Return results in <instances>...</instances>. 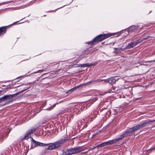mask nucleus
I'll return each mask as SVG.
<instances>
[{"mask_svg":"<svg viewBox=\"0 0 155 155\" xmlns=\"http://www.w3.org/2000/svg\"><path fill=\"white\" fill-rule=\"evenodd\" d=\"M155 121V120H150L149 122H154Z\"/></svg>","mask_w":155,"mask_h":155,"instance_id":"nucleus-31","label":"nucleus"},{"mask_svg":"<svg viewBox=\"0 0 155 155\" xmlns=\"http://www.w3.org/2000/svg\"><path fill=\"white\" fill-rule=\"evenodd\" d=\"M153 37L151 36H144L143 38H141L138 40H139L140 41V43L141 42H142L144 40H146L147 39H148L149 40H150V39L152 38Z\"/></svg>","mask_w":155,"mask_h":155,"instance_id":"nucleus-14","label":"nucleus"},{"mask_svg":"<svg viewBox=\"0 0 155 155\" xmlns=\"http://www.w3.org/2000/svg\"><path fill=\"white\" fill-rule=\"evenodd\" d=\"M105 94H98V96L104 95ZM97 95L93 96L90 100L87 102L85 104H72L69 106L71 110H72L74 114H78L81 113V111L84 110L85 107L86 109L90 107L91 104L94 101L98 99Z\"/></svg>","mask_w":155,"mask_h":155,"instance_id":"nucleus-1","label":"nucleus"},{"mask_svg":"<svg viewBox=\"0 0 155 155\" xmlns=\"http://www.w3.org/2000/svg\"><path fill=\"white\" fill-rule=\"evenodd\" d=\"M65 5H64V6H62V7H61L60 8H62V7H64V6H65ZM59 8H57V9H55V10H58V9Z\"/></svg>","mask_w":155,"mask_h":155,"instance_id":"nucleus-32","label":"nucleus"},{"mask_svg":"<svg viewBox=\"0 0 155 155\" xmlns=\"http://www.w3.org/2000/svg\"><path fill=\"white\" fill-rule=\"evenodd\" d=\"M86 126H86V125H84V127H86Z\"/></svg>","mask_w":155,"mask_h":155,"instance_id":"nucleus-35","label":"nucleus"},{"mask_svg":"<svg viewBox=\"0 0 155 155\" xmlns=\"http://www.w3.org/2000/svg\"><path fill=\"white\" fill-rule=\"evenodd\" d=\"M54 10H53V11H50L49 12H53Z\"/></svg>","mask_w":155,"mask_h":155,"instance_id":"nucleus-38","label":"nucleus"},{"mask_svg":"<svg viewBox=\"0 0 155 155\" xmlns=\"http://www.w3.org/2000/svg\"><path fill=\"white\" fill-rule=\"evenodd\" d=\"M4 139V137L2 135H0V142L2 141Z\"/></svg>","mask_w":155,"mask_h":155,"instance_id":"nucleus-24","label":"nucleus"},{"mask_svg":"<svg viewBox=\"0 0 155 155\" xmlns=\"http://www.w3.org/2000/svg\"><path fill=\"white\" fill-rule=\"evenodd\" d=\"M36 130V129H33L29 130L27 132L24 136H22L21 137V141H23L25 140H27L31 137V134L35 132Z\"/></svg>","mask_w":155,"mask_h":155,"instance_id":"nucleus-7","label":"nucleus"},{"mask_svg":"<svg viewBox=\"0 0 155 155\" xmlns=\"http://www.w3.org/2000/svg\"><path fill=\"white\" fill-rule=\"evenodd\" d=\"M5 101L4 96L0 98V103H2Z\"/></svg>","mask_w":155,"mask_h":155,"instance_id":"nucleus-21","label":"nucleus"},{"mask_svg":"<svg viewBox=\"0 0 155 155\" xmlns=\"http://www.w3.org/2000/svg\"><path fill=\"white\" fill-rule=\"evenodd\" d=\"M145 124V123H143L138 124L127 130L123 134L120 136L121 140L129 135L130 133H131L133 132L136 131L139 129L140 128L143 127Z\"/></svg>","mask_w":155,"mask_h":155,"instance_id":"nucleus-3","label":"nucleus"},{"mask_svg":"<svg viewBox=\"0 0 155 155\" xmlns=\"http://www.w3.org/2000/svg\"><path fill=\"white\" fill-rule=\"evenodd\" d=\"M44 71V70L43 69L39 70L36 72H34L33 73L35 74V73H40V72H43Z\"/></svg>","mask_w":155,"mask_h":155,"instance_id":"nucleus-23","label":"nucleus"},{"mask_svg":"<svg viewBox=\"0 0 155 155\" xmlns=\"http://www.w3.org/2000/svg\"><path fill=\"white\" fill-rule=\"evenodd\" d=\"M114 35L113 33H108L100 35L94 38L92 41L88 42L87 44H91V45H92L95 44V42L101 41Z\"/></svg>","mask_w":155,"mask_h":155,"instance_id":"nucleus-2","label":"nucleus"},{"mask_svg":"<svg viewBox=\"0 0 155 155\" xmlns=\"http://www.w3.org/2000/svg\"><path fill=\"white\" fill-rule=\"evenodd\" d=\"M31 87H27L24 90H21V91L18 92L17 93L14 94H8V95H5L4 96L5 98V101H7L9 102H11L12 101L13 98L14 96L15 95H16L18 94L19 93L25 91L27 89H29Z\"/></svg>","mask_w":155,"mask_h":155,"instance_id":"nucleus-5","label":"nucleus"},{"mask_svg":"<svg viewBox=\"0 0 155 155\" xmlns=\"http://www.w3.org/2000/svg\"><path fill=\"white\" fill-rule=\"evenodd\" d=\"M92 81H91L87 82L85 83H83V84H81L80 85H79L75 87H74L73 88L69 90L68 91V92L71 93V92H73L74 91H75V90H76L80 86H83L84 85H88Z\"/></svg>","mask_w":155,"mask_h":155,"instance_id":"nucleus-13","label":"nucleus"},{"mask_svg":"<svg viewBox=\"0 0 155 155\" xmlns=\"http://www.w3.org/2000/svg\"><path fill=\"white\" fill-rule=\"evenodd\" d=\"M82 122L81 121H78V125L80 126L81 125H82Z\"/></svg>","mask_w":155,"mask_h":155,"instance_id":"nucleus-27","label":"nucleus"},{"mask_svg":"<svg viewBox=\"0 0 155 155\" xmlns=\"http://www.w3.org/2000/svg\"><path fill=\"white\" fill-rule=\"evenodd\" d=\"M8 134H6V136H7V135H8Z\"/></svg>","mask_w":155,"mask_h":155,"instance_id":"nucleus-41","label":"nucleus"},{"mask_svg":"<svg viewBox=\"0 0 155 155\" xmlns=\"http://www.w3.org/2000/svg\"><path fill=\"white\" fill-rule=\"evenodd\" d=\"M103 108H102V109H100V111L101 112V111L102 110H103Z\"/></svg>","mask_w":155,"mask_h":155,"instance_id":"nucleus-33","label":"nucleus"},{"mask_svg":"<svg viewBox=\"0 0 155 155\" xmlns=\"http://www.w3.org/2000/svg\"><path fill=\"white\" fill-rule=\"evenodd\" d=\"M52 109V107H51L49 108H48L45 109V110H51Z\"/></svg>","mask_w":155,"mask_h":155,"instance_id":"nucleus-29","label":"nucleus"},{"mask_svg":"<svg viewBox=\"0 0 155 155\" xmlns=\"http://www.w3.org/2000/svg\"><path fill=\"white\" fill-rule=\"evenodd\" d=\"M5 4V2H2V3H0V6L1 5H4V4Z\"/></svg>","mask_w":155,"mask_h":155,"instance_id":"nucleus-30","label":"nucleus"},{"mask_svg":"<svg viewBox=\"0 0 155 155\" xmlns=\"http://www.w3.org/2000/svg\"><path fill=\"white\" fill-rule=\"evenodd\" d=\"M109 92H106L105 93H109Z\"/></svg>","mask_w":155,"mask_h":155,"instance_id":"nucleus-40","label":"nucleus"},{"mask_svg":"<svg viewBox=\"0 0 155 155\" xmlns=\"http://www.w3.org/2000/svg\"><path fill=\"white\" fill-rule=\"evenodd\" d=\"M96 117V115H94V117Z\"/></svg>","mask_w":155,"mask_h":155,"instance_id":"nucleus-37","label":"nucleus"},{"mask_svg":"<svg viewBox=\"0 0 155 155\" xmlns=\"http://www.w3.org/2000/svg\"><path fill=\"white\" fill-rule=\"evenodd\" d=\"M109 114H111V111H110V110H109Z\"/></svg>","mask_w":155,"mask_h":155,"instance_id":"nucleus-34","label":"nucleus"},{"mask_svg":"<svg viewBox=\"0 0 155 155\" xmlns=\"http://www.w3.org/2000/svg\"><path fill=\"white\" fill-rule=\"evenodd\" d=\"M3 91H4L3 90H0V95H3L4 94V93H2V92H3Z\"/></svg>","mask_w":155,"mask_h":155,"instance_id":"nucleus-28","label":"nucleus"},{"mask_svg":"<svg viewBox=\"0 0 155 155\" xmlns=\"http://www.w3.org/2000/svg\"><path fill=\"white\" fill-rule=\"evenodd\" d=\"M103 81H104V82H108L109 84H113L116 82V80L115 78H110L106 79H98L95 81L97 82H101Z\"/></svg>","mask_w":155,"mask_h":155,"instance_id":"nucleus-11","label":"nucleus"},{"mask_svg":"<svg viewBox=\"0 0 155 155\" xmlns=\"http://www.w3.org/2000/svg\"><path fill=\"white\" fill-rule=\"evenodd\" d=\"M94 65L92 64H80L78 67H87L88 66H90L92 65Z\"/></svg>","mask_w":155,"mask_h":155,"instance_id":"nucleus-17","label":"nucleus"},{"mask_svg":"<svg viewBox=\"0 0 155 155\" xmlns=\"http://www.w3.org/2000/svg\"><path fill=\"white\" fill-rule=\"evenodd\" d=\"M29 75H27V74L25 75V76H28Z\"/></svg>","mask_w":155,"mask_h":155,"instance_id":"nucleus-36","label":"nucleus"},{"mask_svg":"<svg viewBox=\"0 0 155 155\" xmlns=\"http://www.w3.org/2000/svg\"><path fill=\"white\" fill-rule=\"evenodd\" d=\"M114 51L113 52L114 53H116L117 52H119L122 49V48H114Z\"/></svg>","mask_w":155,"mask_h":155,"instance_id":"nucleus-18","label":"nucleus"},{"mask_svg":"<svg viewBox=\"0 0 155 155\" xmlns=\"http://www.w3.org/2000/svg\"><path fill=\"white\" fill-rule=\"evenodd\" d=\"M121 140V139L120 137L114 139L109 140L107 141L103 142L104 146H105L108 145L112 144L114 143H116L120 140Z\"/></svg>","mask_w":155,"mask_h":155,"instance_id":"nucleus-9","label":"nucleus"},{"mask_svg":"<svg viewBox=\"0 0 155 155\" xmlns=\"http://www.w3.org/2000/svg\"><path fill=\"white\" fill-rule=\"evenodd\" d=\"M97 147V146H93L92 147L90 148V150H93Z\"/></svg>","mask_w":155,"mask_h":155,"instance_id":"nucleus-25","label":"nucleus"},{"mask_svg":"<svg viewBox=\"0 0 155 155\" xmlns=\"http://www.w3.org/2000/svg\"><path fill=\"white\" fill-rule=\"evenodd\" d=\"M97 134V132L96 133H95L93 134L92 135V137H91V138H93L94 136H95Z\"/></svg>","mask_w":155,"mask_h":155,"instance_id":"nucleus-26","label":"nucleus"},{"mask_svg":"<svg viewBox=\"0 0 155 155\" xmlns=\"http://www.w3.org/2000/svg\"><path fill=\"white\" fill-rule=\"evenodd\" d=\"M9 152L7 150H4L3 151V153H2V155H8Z\"/></svg>","mask_w":155,"mask_h":155,"instance_id":"nucleus-20","label":"nucleus"},{"mask_svg":"<svg viewBox=\"0 0 155 155\" xmlns=\"http://www.w3.org/2000/svg\"><path fill=\"white\" fill-rule=\"evenodd\" d=\"M154 149H155V147L154 148Z\"/></svg>","mask_w":155,"mask_h":155,"instance_id":"nucleus-42","label":"nucleus"},{"mask_svg":"<svg viewBox=\"0 0 155 155\" xmlns=\"http://www.w3.org/2000/svg\"><path fill=\"white\" fill-rule=\"evenodd\" d=\"M6 31L5 27H2L0 28V36L3 35Z\"/></svg>","mask_w":155,"mask_h":155,"instance_id":"nucleus-16","label":"nucleus"},{"mask_svg":"<svg viewBox=\"0 0 155 155\" xmlns=\"http://www.w3.org/2000/svg\"><path fill=\"white\" fill-rule=\"evenodd\" d=\"M154 61H155V60H154Z\"/></svg>","mask_w":155,"mask_h":155,"instance_id":"nucleus-43","label":"nucleus"},{"mask_svg":"<svg viewBox=\"0 0 155 155\" xmlns=\"http://www.w3.org/2000/svg\"><path fill=\"white\" fill-rule=\"evenodd\" d=\"M143 27V25L139 26L133 25L127 29V31L128 32H135L138 33L139 32V30L142 28Z\"/></svg>","mask_w":155,"mask_h":155,"instance_id":"nucleus-4","label":"nucleus"},{"mask_svg":"<svg viewBox=\"0 0 155 155\" xmlns=\"http://www.w3.org/2000/svg\"><path fill=\"white\" fill-rule=\"evenodd\" d=\"M48 144L47 146H48L47 149L49 150H52L56 149L54 144V143H48Z\"/></svg>","mask_w":155,"mask_h":155,"instance_id":"nucleus-15","label":"nucleus"},{"mask_svg":"<svg viewBox=\"0 0 155 155\" xmlns=\"http://www.w3.org/2000/svg\"><path fill=\"white\" fill-rule=\"evenodd\" d=\"M27 6V5H22L20 7H17L16 8H15V10H18L21 9H23L24 8H26Z\"/></svg>","mask_w":155,"mask_h":155,"instance_id":"nucleus-19","label":"nucleus"},{"mask_svg":"<svg viewBox=\"0 0 155 155\" xmlns=\"http://www.w3.org/2000/svg\"><path fill=\"white\" fill-rule=\"evenodd\" d=\"M69 149L71 155L78 153L82 151L81 148L80 147L71 148Z\"/></svg>","mask_w":155,"mask_h":155,"instance_id":"nucleus-10","label":"nucleus"},{"mask_svg":"<svg viewBox=\"0 0 155 155\" xmlns=\"http://www.w3.org/2000/svg\"><path fill=\"white\" fill-rule=\"evenodd\" d=\"M68 112H70V111H69L68 110Z\"/></svg>","mask_w":155,"mask_h":155,"instance_id":"nucleus-39","label":"nucleus"},{"mask_svg":"<svg viewBox=\"0 0 155 155\" xmlns=\"http://www.w3.org/2000/svg\"><path fill=\"white\" fill-rule=\"evenodd\" d=\"M104 146L103 143L97 145V147H102Z\"/></svg>","mask_w":155,"mask_h":155,"instance_id":"nucleus-22","label":"nucleus"},{"mask_svg":"<svg viewBox=\"0 0 155 155\" xmlns=\"http://www.w3.org/2000/svg\"><path fill=\"white\" fill-rule=\"evenodd\" d=\"M68 140L67 139L63 138L60 139L56 142L54 143L56 149L62 146L64 143L66 141Z\"/></svg>","mask_w":155,"mask_h":155,"instance_id":"nucleus-8","label":"nucleus"},{"mask_svg":"<svg viewBox=\"0 0 155 155\" xmlns=\"http://www.w3.org/2000/svg\"><path fill=\"white\" fill-rule=\"evenodd\" d=\"M139 43L140 41L138 40H137L134 42H131L125 47L124 48V49L131 48Z\"/></svg>","mask_w":155,"mask_h":155,"instance_id":"nucleus-12","label":"nucleus"},{"mask_svg":"<svg viewBox=\"0 0 155 155\" xmlns=\"http://www.w3.org/2000/svg\"><path fill=\"white\" fill-rule=\"evenodd\" d=\"M31 145L32 147H36L38 146H47L48 144H45L35 140L32 137L31 138Z\"/></svg>","mask_w":155,"mask_h":155,"instance_id":"nucleus-6","label":"nucleus"}]
</instances>
